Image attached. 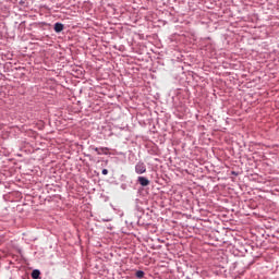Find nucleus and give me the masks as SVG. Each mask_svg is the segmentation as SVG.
<instances>
[{"instance_id":"1","label":"nucleus","mask_w":279,"mask_h":279,"mask_svg":"<svg viewBox=\"0 0 279 279\" xmlns=\"http://www.w3.org/2000/svg\"><path fill=\"white\" fill-rule=\"evenodd\" d=\"M147 171V167L145 166L144 162L140 161L136 163L135 166V173H137L138 175L145 173Z\"/></svg>"},{"instance_id":"2","label":"nucleus","mask_w":279,"mask_h":279,"mask_svg":"<svg viewBox=\"0 0 279 279\" xmlns=\"http://www.w3.org/2000/svg\"><path fill=\"white\" fill-rule=\"evenodd\" d=\"M137 181L141 186H149V181L145 177H138Z\"/></svg>"},{"instance_id":"3","label":"nucleus","mask_w":279,"mask_h":279,"mask_svg":"<svg viewBox=\"0 0 279 279\" xmlns=\"http://www.w3.org/2000/svg\"><path fill=\"white\" fill-rule=\"evenodd\" d=\"M63 29H64V24H62V23H56L54 24V32L57 34H60V32H62Z\"/></svg>"},{"instance_id":"4","label":"nucleus","mask_w":279,"mask_h":279,"mask_svg":"<svg viewBox=\"0 0 279 279\" xmlns=\"http://www.w3.org/2000/svg\"><path fill=\"white\" fill-rule=\"evenodd\" d=\"M94 150L98 154V156H101V154H108V148H94Z\"/></svg>"},{"instance_id":"5","label":"nucleus","mask_w":279,"mask_h":279,"mask_svg":"<svg viewBox=\"0 0 279 279\" xmlns=\"http://www.w3.org/2000/svg\"><path fill=\"white\" fill-rule=\"evenodd\" d=\"M32 278L33 279H39L40 278V270H38V269L33 270Z\"/></svg>"},{"instance_id":"6","label":"nucleus","mask_w":279,"mask_h":279,"mask_svg":"<svg viewBox=\"0 0 279 279\" xmlns=\"http://www.w3.org/2000/svg\"><path fill=\"white\" fill-rule=\"evenodd\" d=\"M136 278H145V272L143 270H137L135 272Z\"/></svg>"},{"instance_id":"7","label":"nucleus","mask_w":279,"mask_h":279,"mask_svg":"<svg viewBox=\"0 0 279 279\" xmlns=\"http://www.w3.org/2000/svg\"><path fill=\"white\" fill-rule=\"evenodd\" d=\"M102 175H108V169H102Z\"/></svg>"}]
</instances>
